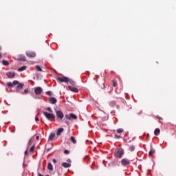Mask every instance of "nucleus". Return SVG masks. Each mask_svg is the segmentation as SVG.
Listing matches in <instances>:
<instances>
[{
    "instance_id": "obj_1",
    "label": "nucleus",
    "mask_w": 176,
    "mask_h": 176,
    "mask_svg": "<svg viewBox=\"0 0 176 176\" xmlns=\"http://www.w3.org/2000/svg\"><path fill=\"white\" fill-rule=\"evenodd\" d=\"M16 85H18L16 86V92L20 91V90H21L24 87V84L23 83H20L17 80H14L12 82V83L11 82H7V86L8 87H13V86H16Z\"/></svg>"
},
{
    "instance_id": "obj_2",
    "label": "nucleus",
    "mask_w": 176,
    "mask_h": 176,
    "mask_svg": "<svg viewBox=\"0 0 176 176\" xmlns=\"http://www.w3.org/2000/svg\"><path fill=\"white\" fill-rule=\"evenodd\" d=\"M123 155H124V151L122 148H118L114 153L115 157H118V159H122Z\"/></svg>"
},
{
    "instance_id": "obj_3",
    "label": "nucleus",
    "mask_w": 176,
    "mask_h": 176,
    "mask_svg": "<svg viewBox=\"0 0 176 176\" xmlns=\"http://www.w3.org/2000/svg\"><path fill=\"white\" fill-rule=\"evenodd\" d=\"M56 80L58 83H68L69 82V79L67 77H57Z\"/></svg>"
},
{
    "instance_id": "obj_4",
    "label": "nucleus",
    "mask_w": 176,
    "mask_h": 176,
    "mask_svg": "<svg viewBox=\"0 0 176 176\" xmlns=\"http://www.w3.org/2000/svg\"><path fill=\"white\" fill-rule=\"evenodd\" d=\"M56 113L57 121L61 122V120L64 119V113H63V111L60 110L56 111Z\"/></svg>"
},
{
    "instance_id": "obj_5",
    "label": "nucleus",
    "mask_w": 176,
    "mask_h": 176,
    "mask_svg": "<svg viewBox=\"0 0 176 176\" xmlns=\"http://www.w3.org/2000/svg\"><path fill=\"white\" fill-rule=\"evenodd\" d=\"M43 115L48 120H52V119H56V116L53 113H49L44 111Z\"/></svg>"
},
{
    "instance_id": "obj_6",
    "label": "nucleus",
    "mask_w": 176,
    "mask_h": 176,
    "mask_svg": "<svg viewBox=\"0 0 176 176\" xmlns=\"http://www.w3.org/2000/svg\"><path fill=\"white\" fill-rule=\"evenodd\" d=\"M65 118L66 119H68V120H76V119H78V116H76V115L74 113H70L69 115L66 114Z\"/></svg>"
},
{
    "instance_id": "obj_7",
    "label": "nucleus",
    "mask_w": 176,
    "mask_h": 176,
    "mask_svg": "<svg viewBox=\"0 0 176 176\" xmlns=\"http://www.w3.org/2000/svg\"><path fill=\"white\" fill-rule=\"evenodd\" d=\"M42 91H43V89L41 87H37L34 88V93L37 96H39V94H42Z\"/></svg>"
},
{
    "instance_id": "obj_8",
    "label": "nucleus",
    "mask_w": 176,
    "mask_h": 176,
    "mask_svg": "<svg viewBox=\"0 0 176 176\" xmlns=\"http://www.w3.org/2000/svg\"><path fill=\"white\" fill-rule=\"evenodd\" d=\"M26 56L30 58H34V57H36V54L34 52H26Z\"/></svg>"
},
{
    "instance_id": "obj_9",
    "label": "nucleus",
    "mask_w": 176,
    "mask_h": 176,
    "mask_svg": "<svg viewBox=\"0 0 176 176\" xmlns=\"http://www.w3.org/2000/svg\"><path fill=\"white\" fill-rule=\"evenodd\" d=\"M68 89H69V90H70V91H73V93H78L79 92V89L78 88L72 87V86H68Z\"/></svg>"
},
{
    "instance_id": "obj_10",
    "label": "nucleus",
    "mask_w": 176,
    "mask_h": 176,
    "mask_svg": "<svg viewBox=\"0 0 176 176\" xmlns=\"http://www.w3.org/2000/svg\"><path fill=\"white\" fill-rule=\"evenodd\" d=\"M121 164L122 166H129V164H130V161L127 159H122L121 160Z\"/></svg>"
},
{
    "instance_id": "obj_11",
    "label": "nucleus",
    "mask_w": 176,
    "mask_h": 176,
    "mask_svg": "<svg viewBox=\"0 0 176 176\" xmlns=\"http://www.w3.org/2000/svg\"><path fill=\"white\" fill-rule=\"evenodd\" d=\"M6 75H7L8 78H9L10 79H12V78H14V76H16V73H14L13 72H9L6 73Z\"/></svg>"
},
{
    "instance_id": "obj_12",
    "label": "nucleus",
    "mask_w": 176,
    "mask_h": 176,
    "mask_svg": "<svg viewBox=\"0 0 176 176\" xmlns=\"http://www.w3.org/2000/svg\"><path fill=\"white\" fill-rule=\"evenodd\" d=\"M49 102H50V104H54L57 103V99L54 97H51L49 99Z\"/></svg>"
},
{
    "instance_id": "obj_13",
    "label": "nucleus",
    "mask_w": 176,
    "mask_h": 176,
    "mask_svg": "<svg viewBox=\"0 0 176 176\" xmlns=\"http://www.w3.org/2000/svg\"><path fill=\"white\" fill-rule=\"evenodd\" d=\"M62 167H64V168H69V167H71V164H68L67 162H63L62 164Z\"/></svg>"
},
{
    "instance_id": "obj_14",
    "label": "nucleus",
    "mask_w": 176,
    "mask_h": 176,
    "mask_svg": "<svg viewBox=\"0 0 176 176\" xmlns=\"http://www.w3.org/2000/svg\"><path fill=\"white\" fill-rule=\"evenodd\" d=\"M55 138H56V134L51 133L49 136V140H50V141H53V140H54Z\"/></svg>"
},
{
    "instance_id": "obj_15",
    "label": "nucleus",
    "mask_w": 176,
    "mask_h": 176,
    "mask_svg": "<svg viewBox=\"0 0 176 176\" xmlns=\"http://www.w3.org/2000/svg\"><path fill=\"white\" fill-rule=\"evenodd\" d=\"M64 131V128H59L57 131L56 135H61V133Z\"/></svg>"
},
{
    "instance_id": "obj_16",
    "label": "nucleus",
    "mask_w": 176,
    "mask_h": 176,
    "mask_svg": "<svg viewBox=\"0 0 176 176\" xmlns=\"http://www.w3.org/2000/svg\"><path fill=\"white\" fill-rule=\"evenodd\" d=\"M27 69V66H22L18 69L19 72H22V71H25Z\"/></svg>"
},
{
    "instance_id": "obj_17",
    "label": "nucleus",
    "mask_w": 176,
    "mask_h": 176,
    "mask_svg": "<svg viewBox=\"0 0 176 176\" xmlns=\"http://www.w3.org/2000/svg\"><path fill=\"white\" fill-rule=\"evenodd\" d=\"M155 135H159L160 134V129H155L154 131Z\"/></svg>"
},
{
    "instance_id": "obj_18",
    "label": "nucleus",
    "mask_w": 176,
    "mask_h": 176,
    "mask_svg": "<svg viewBox=\"0 0 176 176\" xmlns=\"http://www.w3.org/2000/svg\"><path fill=\"white\" fill-rule=\"evenodd\" d=\"M47 168L50 171H53V165L52 164V163H48Z\"/></svg>"
},
{
    "instance_id": "obj_19",
    "label": "nucleus",
    "mask_w": 176,
    "mask_h": 176,
    "mask_svg": "<svg viewBox=\"0 0 176 176\" xmlns=\"http://www.w3.org/2000/svg\"><path fill=\"white\" fill-rule=\"evenodd\" d=\"M155 150L154 148H151L148 153V155L152 156V155H153V153H155Z\"/></svg>"
},
{
    "instance_id": "obj_20",
    "label": "nucleus",
    "mask_w": 176,
    "mask_h": 176,
    "mask_svg": "<svg viewBox=\"0 0 176 176\" xmlns=\"http://www.w3.org/2000/svg\"><path fill=\"white\" fill-rule=\"evenodd\" d=\"M70 141L73 142V144H76V140H75V138L74 136H72L70 138Z\"/></svg>"
},
{
    "instance_id": "obj_21",
    "label": "nucleus",
    "mask_w": 176,
    "mask_h": 176,
    "mask_svg": "<svg viewBox=\"0 0 176 176\" xmlns=\"http://www.w3.org/2000/svg\"><path fill=\"white\" fill-rule=\"evenodd\" d=\"M65 123H66V124H67V126H69V124H71V123L69 122V121H68V119H67V118H65L63 119Z\"/></svg>"
},
{
    "instance_id": "obj_22",
    "label": "nucleus",
    "mask_w": 176,
    "mask_h": 176,
    "mask_svg": "<svg viewBox=\"0 0 176 176\" xmlns=\"http://www.w3.org/2000/svg\"><path fill=\"white\" fill-rule=\"evenodd\" d=\"M2 64H3V65L8 66V65H9V62H8V60H3L2 61Z\"/></svg>"
},
{
    "instance_id": "obj_23",
    "label": "nucleus",
    "mask_w": 176,
    "mask_h": 176,
    "mask_svg": "<svg viewBox=\"0 0 176 176\" xmlns=\"http://www.w3.org/2000/svg\"><path fill=\"white\" fill-rule=\"evenodd\" d=\"M36 69L37 71H38L39 72H42V71H43V70H42V68H41V67H39V65H36Z\"/></svg>"
},
{
    "instance_id": "obj_24",
    "label": "nucleus",
    "mask_w": 176,
    "mask_h": 176,
    "mask_svg": "<svg viewBox=\"0 0 176 176\" xmlns=\"http://www.w3.org/2000/svg\"><path fill=\"white\" fill-rule=\"evenodd\" d=\"M135 150V146H131L130 147H129V151H131V152H133V151H134Z\"/></svg>"
},
{
    "instance_id": "obj_25",
    "label": "nucleus",
    "mask_w": 176,
    "mask_h": 176,
    "mask_svg": "<svg viewBox=\"0 0 176 176\" xmlns=\"http://www.w3.org/2000/svg\"><path fill=\"white\" fill-rule=\"evenodd\" d=\"M123 131H124L123 129H117V133H118V134H121V133H123Z\"/></svg>"
},
{
    "instance_id": "obj_26",
    "label": "nucleus",
    "mask_w": 176,
    "mask_h": 176,
    "mask_svg": "<svg viewBox=\"0 0 176 176\" xmlns=\"http://www.w3.org/2000/svg\"><path fill=\"white\" fill-rule=\"evenodd\" d=\"M112 83H113V87H116L117 83H116V81H115V80H112Z\"/></svg>"
},
{
    "instance_id": "obj_27",
    "label": "nucleus",
    "mask_w": 176,
    "mask_h": 176,
    "mask_svg": "<svg viewBox=\"0 0 176 176\" xmlns=\"http://www.w3.org/2000/svg\"><path fill=\"white\" fill-rule=\"evenodd\" d=\"M34 151H35V146H32L31 148H30V152H34Z\"/></svg>"
},
{
    "instance_id": "obj_28",
    "label": "nucleus",
    "mask_w": 176,
    "mask_h": 176,
    "mask_svg": "<svg viewBox=\"0 0 176 176\" xmlns=\"http://www.w3.org/2000/svg\"><path fill=\"white\" fill-rule=\"evenodd\" d=\"M28 89H25L24 90V91L23 92H22V94H28Z\"/></svg>"
},
{
    "instance_id": "obj_29",
    "label": "nucleus",
    "mask_w": 176,
    "mask_h": 176,
    "mask_svg": "<svg viewBox=\"0 0 176 176\" xmlns=\"http://www.w3.org/2000/svg\"><path fill=\"white\" fill-rule=\"evenodd\" d=\"M47 111H48V112H50V113H52L53 112V111L52 110V108H50V107H47Z\"/></svg>"
},
{
    "instance_id": "obj_30",
    "label": "nucleus",
    "mask_w": 176,
    "mask_h": 176,
    "mask_svg": "<svg viewBox=\"0 0 176 176\" xmlns=\"http://www.w3.org/2000/svg\"><path fill=\"white\" fill-rule=\"evenodd\" d=\"M115 138H116L117 140H119V138H122V137L120 135H114Z\"/></svg>"
},
{
    "instance_id": "obj_31",
    "label": "nucleus",
    "mask_w": 176,
    "mask_h": 176,
    "mask_svg": "<svg viewBox=\"0 0 176 176\" xmlns=\"http://www.w3.org/2000/svg\"><path fill=\"white\" fill-rule=\"evenodd\" d=\"M64 153H65V155H69V151H68V150H65Z\"/></svg>"
},
{
    "instance_id": "obj_32",
    "label": "nucleus",
    "mask_w": 176,
    "mask_h": 176,
    "mask_svg": "<svg viewBox=\"0 0 176 176\" xmlns=\"http://www.w3.org/2000/svg\"><path fill=\"white\" fill-rule=\"evenodd\" d=\"M46 94H47V96H52V91H48L46 92Z\"/></svg>"
},
{
    "instance_id": "obj_33",
    "label": "nucleus",
    "mask_w": 176,
    "mask_h": 176,
    "mask_svg": "<svg viewBox=\"0 0 176 176\" xmlns=\"http://www.w3.org/2000/svg\"><path fill=\"white\" fill-rule=\"evenodd\" d=\"M21 61H25V56H23L21 58Z\"/></svg>"
},
{
    "instance_id": "obj_34",
    "label": "nucleus",
    "mask_w": 176,
    "mask_h": 176,
    "mask_svg": "<svg viewBox=\"0 0 176 176\" xmlns=\"http://www.w3.org/2000/svg\"><path fill=\"white\" fill-rule=\"evenodd\" d=\"M35 120H36V122H39V118L38 117H36Z\"/></svg>"
},
{
    "instance_id": "obj_35",
    "label": "nucleus",
    "mask_w": 176,
    "mask_h": 176,
    "mask_svg": "<svg viewBox=\"0 0 176 176\" xmlns=\"http://www.w3.org/2000/svg\"><path fill=\"white\" fill-rule=\"evenodd\" d=\"M67 163H71V159H67Z\"/></svg>"
},
{
    "instance_id": "obj_36",
    "label": "nucleus",
    "mask_w": 176,
    "mask_h": 176,
    "mask_svg": "<svg viewBox=\"0 0 176 176\" xmlns=\"http://www.w3.org/2000/svg\"><path fill=\"white\" fill-rule=\"evenodd\" d=\"M157 118L159 119V120H163V118H162L161 117L157 116Z\"/></svg>"
},
{
    "instance_id": "obj_37",
    "label": "nucleus",
    "mask_w": 176,
    "mask_h": 176,
    "mask_svg": "<svg viewBox=\"0 0 176 176\" xmlns=\"http://www.w3.org/2000/svg\"><path fill=\"white\" fill-rule=\"evenodd\" d=\"M25 155H28V151H25Z\"/></svg>"
},
{
    "instance_id": "obj_38",
    "label": "nucleus",
    "mask_w": 176,
    "mask_h": 176,
    "mask_svg": "<svg viewBox=\"0 0 176 176\" xmlns=\"http://www.w3.org/2000/svg\"><path fill=\"white\" fill-rule=\"evenodd\" d=\"M53 163H57V161L56 160V159L53 160Z\"/></svg>"
},
{
    "instance_id": "obj_39",
    "label": "nucleus",
    "mask_w": 176,
    "mask_h": 176,
    "mask_svg": "<svg viewBox=\"0 0 176 176\" xmlns=\"http://www.w3.org/2000/svg\"><path fill=\"white\" fill-rule=\"evenodd\" d=\"M36 140H39V136H36Z\"/></svg>"
},
{
    "instance_id": "obj_40",
    "label": "nucleus",
    "mask_w": 176,
    "mask_h": 176,
    "mask_svg": "<svg viewBox=\"0 0 176 176\" xmlns=\"http://www.w3.org/2000/svg\"><path fill=\"white\" fill-rule=\"evenodd\" d=\"M38 176H43V175L38 173Z\"/></svg>"
},
{
    "instance_id": "obj_41",
    "label": "nucleus",
    "mask_w": 176,
    "mask_h": 176,
    "mask_svg": "<svg viewBox=\"0 0 176 176\" xmlns=\"http://www.w3.org/2000/svg\"><path fill=\"white\" fill-rule=\"evenodd\" d=\"M0 58H2V55L0 54Z\"/></svg>"
},
{
    "instance_id": "obj_42",
    "label": "nucleus",
    "mask_w": 176,
    "mask_h": 176,
    "mask_svg": "<svg viewBox=\"0 0 176 176\" xmlns=\"http://www.w3.org/2000/svg\"><path fill=\"white\" fill-rule=\"evenodd\" d=\"M2 50V47L0 46V50Z\"/></svg>"
},
{
    "instance_id": "obj_43",
    "label": "nucleus",
    "mask_w": 176,
    "mask_h": 176,
    "mask_svg": "<svg viewBox=\"0 0 176 176\" xmlns=\"http://www.w3.org/2000/svg\"><path fill=\"white\" fill-rule=\"evenodd\" d=\"M29 144H31V140H30V141H29Z\"/></svg>"
},
{
    "instance_id": "obj_44",
    "label": "nucleus",
    "mask_w": 176,
    "mask_h": 176,
    "mask_svg": "<svg viewBox=\"0 0 176 176\" xmlns=\"http://www.w3.org/2000/svg\"><path fill=\"white\" fill-rule=\"evenodd\" d=\"M72 83H75V82H74V81H72Z\"/></svg>"
},
{
    "instance_id": "obj_45",
    "label": "nucleus",
    "mask_w": 176,
    "mask_h": 176,
    "mask_svg": "<svg viewBox=\"0 0 176 176\" xmlns=\"http://www.w3.org/2000/svg\"><path fill=\"white\" fill-rule=\"evenodd\" d=\"M12 133H14V131L12 130Z\"/></svg>"
},
{
    "instance_id": "obj_46",
    "label": "nucleus",
    "mask_w": 176,
    "mask_h": 176,
    "mask_svg": "<svg viewBox=\"0 0 176 176\" xmlns=\"http://www.w3.org/2000/svg\"><path fill=\"white\" fill-rule=\"evenodd\" d=\"M46 176H50L49 175H47Z\"/></svg>"
}]
</instances>
